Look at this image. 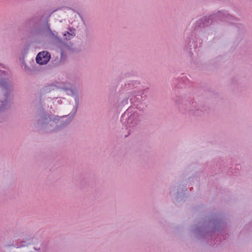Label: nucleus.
<instances>
[{
    "label": "nucleus",
    "instance_id": "nucleus-4",
    "mask_svg": "<svg viewBox=\"0 0 252 252\" xmlns=\"http://www.w3.org/2000/svg\"><path fill=\"white\" fill-rule=\"evenodd\" d=\"M2 106H4L6 105L7 102L6 101H5L4 102H2Z\"/></svg>",
    "mask_w": 252,
    "mask_h": 252
},
{
    "label": "nucleus",
    "instance_id": "nucleus-3",
    "mask_svg": "<svg viewBox=\"0 0 252 252\" xmlns=\"http://www.w3.org/2000/svg\"><path fill=\"white\" fill-rule=\"evenodd\" d=\"M0 86L3 89V88H5V82L3 80H0Z\"/></svg>",
    "mask_w": 252,
    "mask_h": 252
},
{
    "label": "nucleus",
    "instance_id": "nucleus-1",
    "mask_svg": "<svg viewBox=\"0 0 252 252\" xmlns=\"http://www.w3.org/2000/svg\"><path fill=\"white\" fill-rule=\"evenodd\" d=\"M51 58L50 54L47 51H43L39 52L36 58V61L39 64L47 63Z\"/></svg>",
    "mask_w": 252,
    "mask_h": 252
},
{
    "label": "nucleus",
    "instance_id": "nucleus-2",
    "mask_svg": "<svg viewBox=\"0 0 252 252\" xmlns=\"http://www.w3.org/2000/svg\"><path fill=\"white\" fill-rule=\"evenodd\" d=\"M75 36V34L70 33L69 32H66L64 34V39H70Z\"/></svg>",
    "mask_w": 252,
    "mask_h": 252
}]
</instances>
